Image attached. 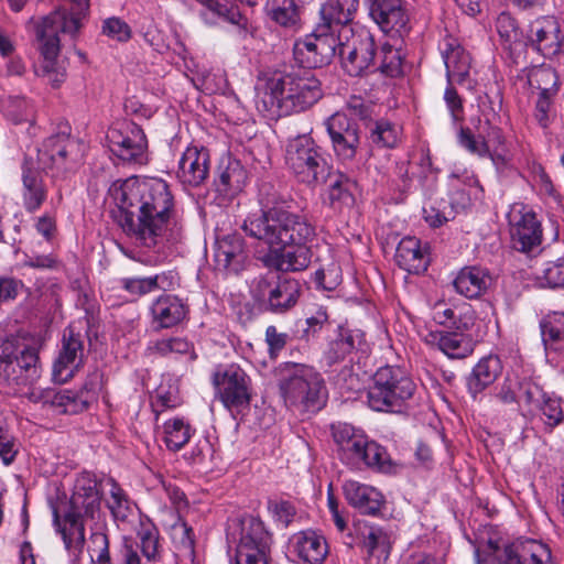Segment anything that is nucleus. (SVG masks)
<instances>
[{
	"mask_svg": "<svg viewBox=\"0 0 564 564\" xmlns=\"http://www.w3.org/2000/svg\"><path fill=\"white\" fill-rule=\"evenodd\" d=\"M108 196L116 205V223L139 247L153 251L159 261L176 224L174 196L162 178L137 177L115 181Z\"/></svg>",
	"mask_w": 564,
	"mask_h": 564,
	"instance_id": "nucleus-1",
	"label": "nucleus"
},
{
	"mask_svg": "<svg viewBox=\"0 0 564 564\" xmlns=\"http://www.w3.org/2000/svg\"><path fill=\"white\" fill-rule=\"evenodd\" d=\"M241 229L258 240L267 250L258 251V260L268 269L279 272L305 270L312 259L307 247L315 236V227L303 215L273 205L250 214Z\"/></svg>",
	"mask_w": 564,
	"mask_h": 564,
	"instance_id": "nucleus-2",
	"label": "nucleus"
},
{
	"mask_svg": "<svg viewBox=\"0 0 564 564\" xmlns=\"http://www.w3.org/2000/svg\"><path fill=\"white\" fill-rule=\"evenodd\" d=\"M70 12L56 10L45 17L36 25V40L40 42V52L43 57L40 66L41 75L57 88L66 79L64 62L57 59L59 53V33L75 36L82 28V21L89 10V0H72Z\"/></svg>",
	"mask_w": 564,
	"mask_h": 564,
	"instance_id": "nucleus-3",
	"label": "nucleus"
},
{
	"mask_svg": "<svg viewBox=\"0 0 564 564\" xmlns=\"http://www.w3.org/2000/svg\"><path fill=\"white\" fill-rule=\"evenodd\" d=\"M322 96L321 82L313 75L274 73L267 79L257 106L270 118L283 117L305 111Z\"/></svg>",
	"mask_w": 564,
	"mask_h": 564,
	"instance_id": "nucleus-4",
	"label": "nucleus"
},
{
	"mask_svg": "<svg viewBox=\"0 0 564 564\" xmlns=\"http://www.w3.org/2000/svg\"><path fill=\"white\" fill-rule=\"evenodd\" d=\"M101 498L96 476L90 473L80 474L64 514V525L59 529L65 547L75 557H79L84 550L85 522L100 516Z\"/></svg>",
	"mask_w": 564,
	"mask_h": 564,
	"instance_id": "nucleus-5",
	"label": "nucleus"
},
{
	"mask_svg": "<svg viewBox=\"0 0 564 564\" xmlns=\"http://www.w3.org/2000/svg\"><path fill=\"white\" fill-rule=\"evenodd\" d=\"M279 388L285 402L302 405L307 411L319 410L325 402L324 379L312 366L305 364H283Z\"/></svg>",
	"mask_w": 564,
	"mask_h": 564,
	"instance_id": "nucleus-6",
	"label": "nucleus"
},
{
	"mask_svg": "<svg viewBox=\"0 0 564 564\" xmlns=\"http://www.w3.org/2000/svg\"><path fill=\"white\" fill-rule=\"evenodd\" d=\"M415 389L413 380L400 367H380L367 393L368 404L378 412H400Z\"/></svg>",
	"mask_w": 564,
	"mask_h": 564,
	"instance_id": "nucleus-7",
	"label": "nucleus"
},
{
	"mask_svg": "<svg viewBox=\"0 0 564 564\" xmlns=\"http://www.w3.org/2000/svg\"><path fill=\"white\" fill-rule=\"evenodd\" d=\"M319 150L313 138L307 134L297 135L289 141L285 164L299 182L315 186L328 180L332 166Z\"/></svg>",
	"mask_w": 564,
	"mask_h": 564,
	"instance_id": "nucleus-8",
	"label": "nucleus"
},
{
	"mask_svg": "<svg viewBox=\"0 0 564 564\" xmlns=\"http://www.w3.org/2000/svg\"><path fill=\"white\" fill-rule=\"evenodd\" d=\"M85 152L84 143L69 133L61 132L45 139L37 150L35 161L53 178H64L75 171Z\"/></svg>",
	"mask_w": 564,
	"mask_h": 564,
	"instance_id": "nucleus-9",
	"label": "nucleus"
},
{
	"mask_svg": "<svg viewBox=\"0 0 564 564\" xmlns=\"http://www.w3.org/2000/svg\"><path fill=\"white\" fill-rule=\"evenodd\" d=\"M302 291L296 279L260 276L251 286V296L261 311L284 315L297 305Z\"/></svg>",
	"mask_w": 564,
	"mask_h": 564,
	"instance_id": "nucleus-10",
	"label": "nucleus"
},
{
	"mask_svg": "<svg viewBox=\"0 0 564 564\" xmlns=\"http://www.w3.org/2000/svg\"><path fill=\"white\" fill-rule=\"evenodd\" d=\"M336 54L340 57L344 70L354 77L362 76L375 65L377 47L369 31L354 32L352 28H344L338 33Z\"/></svg>",
	"mask_w": 564,
	"mask_h": 564,
	"instance_id": "nucleus-11",
	"label": "nucleus"
},
{
	"mask_svg": "<svg viewBox=\"0 0 564 564\" xmlns=\"http://www.w3.org/2000/svg\"><path fill=\"white\" fill-rule=\"evenodd\" d=\"M272 535L257 517L240 519V539L236 549L235 564H269Z\"/></svg>",
	"mask_w": 564,
	"mask_h": 564,
	"instance_id": "nucleus-12",
	"label": "nucleus"
},
{
	"mask_svg": "<svg viewBox=\"0 0 564 564\" xmlns=\"http://www.w3.org/2000/svg\"><path fill=\"white\" fill-rule=\"evenodd\" d=\"M104 375L99 369L89 372L79 390L61 389L47 392L45 403L63 414H78L86 411L95 402L102 388Z\"/></svg>",
	"mask_w": 564,
	"mask_h": 564,
	"instance_id": "nucleus-13",
	"label": "nucleus"
},
{
	"mask_svg": "<svg viewBox=\"0 0 564 564\" xmlns=\"http://www.w3.org/2000/svg\"><path fill=\"white\" fill-rule=\"evenodd\" d=\"M324 126L336 159L343 163L352 162L361 145L357 121L344 112H335L325 120Z\"/></svg>",
	"mask_w": 564,
	"mask_h": 564,
	"instance_id": "nucleus-14",
	"label": "nucleus"
},
{
	"mask_svg": "<svg viewBox=\"0 0 564 564\" xmlns=\"http://www.w3.org/2000/svg\"><path fill=\"white\" fill-rule=\"evenodd\" d=\"M337 39L325 33V28L315 30L294 44L295 63L306 69L319 68L327 65L336 54Z\"/></svg>",
	"mask_w": 564,
	"mask_h": 564,
	"instance_id": "nucleus-15",
	"label": "nucleus"
},
{
	"mask_svg": "<svg viewBox=\"0 0 564 564\" xmlns=\"http://www.w3.org/2000/svg\"><path fill=\"white\" fill-rule=\"evenodd\" d=\"M214 384L220 401L229 411L241 412L251 401L250 378L238 366L230 365L214 376Z\"/></svg>",
	"mask_w": 564,
	"mask_h": 564,
	"instance_id": "nucleus-16",
	"label": "nucleus"
},
{
	"mask_svg": "<svg viewBox=\"0 0 564 564\" xmlns=\"http://www.w3.org/2000/svg\"><path fill=\"white\" fill-rule=\"evenodd\" d=\"M110 151L123 162L145 164L148 140L135 123H128L122 130L110 129L107 134Z\"/></svg>",
	"mask_w": 564,
	"mask_h": 564,
	"instance_id": "nucleus-17",
	"label": "nucleus"
},
{
	"mask_svg": "<svg viewBox=\"0 0 564 564\" xmlns=\"http://www.w3.org/2000/svg\"><path fill=\"white\" fill-rule=\"evenodd\" d=\"M41 377L39 356L34 349L25 348L13 357L0 370V384L21 392L33 386Z\"/></svg>",
	"mask_w": 564,
	"mask_h": 564,
	"instance_id": "nucleus-18",
	"label": "nucleus"
},
{
	"mask_svg": "<svg viewBox=\"0 0 564 564\" xmlns=\"http://www.w3.org/2000/svg\"><path fill=\"white\" fill-rule=\"evenodd\" d=\"M369 15L382 32L402 37L410 31L409 14L402 0H365Z\"/></svg>",
	"mask_w": 564,
	"mask_h": 564,
	"instance_id": "nucleus-19",
	"label": "nucleus"
},
{
	"mask_svg": "<svg viewBox=\"0 0 564 564\" xmlns=\"http://www.w3.org/2000/svg\"><path fill=\"white\" fill-rule=\"evenodd\" d=\"M510 235L516 250L530 253L538 249L542 242L541 223L535 213L522 207L512 209L509 214Z\"/></svg>",
	"mask_w": 564,
	"mask_h": 564,
	"instance_id": "nucleus-20",
	"label": "nucleus"
},
{
	"mask_svg": "<svg viewBox=\"0 0 564 564\" xmlns=\"http://www.w3.org/2000/svg\"><path fill=\"white\" fill-rule=\"evenodd\" d=\"M564 42L558 21L553 17H542L529 24L531 48L545 58L561 54Z\"/></svg>",
	"mask_w": 564,
	"mask_h": 564,
	"instance_id": "nucleus-21",
	"label": "nucleus"
},
{
	"mask_svg": "<svg viewBox=\"0 0 564 564\" xmlns=\"http://www.w3.org/2000/svg\"><path fill=\"white\" fill-rule=\"evenodd\" d=\"M85 337V335L75 332L72 326L65 328L62 347L53 366V378L55 381H66L83 365Z\"/></svg>",
	"mask_w": 564,
	"mask_h": 564,
	"instance_id": "nucleus-22",
	"label": "nucleus"
},
{
	"mask_svg": "<svg viewBox=\"0 0 564 564\" xmlns=\"http://www.w3.org/2000/svg\"><path fill=\"white\" fill-rule=\"evenodd\" d=\"M43 172L33 158H24L21 165V199L24 209L30 214L36 213L47 199L48 191Z\"/></svg>",
	"mask_w": 564,
	"mask_h": 564,
	"instance_id": "nucleus-23",
	"label": "nucleus"
},
{
	"mask_svg": "<svg viewBox=\"0 0 564 564\" xmlns=\"http://www.w3.org/2000/svg\"><path fill=\"white\" fill-rule=\"evenodd\" d=\"M438 48L445 64L447 82L464 84L469 76L471 57L460 40L446 34L440 42Z\"/></svg>",
	"mask_w": 564,
	"mask_h": 564,
	"instance_id": "nucleus-24",
	"label": "nucleus"
},
{
	"mask_svg": "<svg viewBox=\"0 0 564 564\" xmlns=\"http://www.w3.org/2000/svg\"><path fill=\"white\" fill-rule=\"evenodd\" d=\"M210 156L205 148L188 147L178 162L177 177L188 186L202 185L209 174Z\"/></svg>",
	"mask_w": 564,
	"mask_h": 564,
	"instance_id": "nucleus-25",
	"label": "nucleus"
},
{
	"mask_svg": "<svg viewBox=\"0 0 564 564\" xmlns=\"http://www.w3.org/2000/svg\"><path fill=\"white\" fill-rule=\"evenodd\" d=\"M330 431L339 459L351 467L354 460L360 457V449L367 444L368 435L362 430L344 422L333 423Z\"/></svg>",
	"mask_w": 564,
	"mask_h": 564,
	"instance_id": "nucleus-26",
	"label": "nucleus"
},
{
	"mask_svg": "<svg viewBox=\"0 0 564 564\" xmlns=\"http://www.w3.org/2000/svg\"><path fill=\"white\" fill-rule=\"evenodd\" d=\"M247 178V171L239 160L223 158L214 180L215 191L223 198L231 199L243 189Z\"/></svg>",
	"mask_w": 564,
	"mask_h": 564,
	"instance_id": "nucleus-27",
	"label": "nucleus"
},
{
	"mask_svg": "<svg viewBox=\"0 0 564 564\" xmlns=\"http://www.w3.org/2000/svg\"><path fill=\"white\" fill-rule=\"evenodd\" d=\"M502 562L503 564H554L550 547L531 539L506 545Z\"/></svg>",
	"mask_w": 564,
	"mask_h": 564,
	"instance_id": "nucleus-28",
	"label": "nucleus"
},
{
	"mask_svg": "<svg viewBox=\"0 0 564 564\" xmlns=\"http://www.w3.org/2000/svg\"><path fill=\"white\" fill-rule=\"evenodd\" d=\"M358 2L356 0H328L321 10L322 23L316 28H325L326 34H332L338 39V33L344 28H351L350 22L357 11Z\"/></svg>",
	"mask_w": 564,
	"mask_h": 564,
	"instance_id": "nucleus-29",
	"label": "nucleus"
},
{
	"mask_svg": "<svg viewBox=\"0 0 564 564\" xmlns=\"http://www.w3.org/2000/svg\"><path fill=\"white\" fill-rule=\"evenodd\" d=\"M214 259L218 270L228 273L240 272L247 259L242 237L238 234H231L217 240Z\"/></svg>",
	"mask_w": 564,
	"mask_h": 564,
	"instance_id": "nucleus-30",
	"label": "nucleus"
},
{
	"mask_svg": "<svg viewBox=\"0 0 564 564\" xmlns=\"http://www.w3.org/2000/svg\"><path fill=\"white\" fill-rule=\"evenodd\" d=\"M150 312L155 329H165L182 323L188 314V306L176 295L162 294L152 303Z\"/></svg>",
	"mask_w": 564,
	"mask_h": 564,
	"instance_id": "nucleus-31",
	"label": "nucleus"
},
{
	"mask_svg": "<svg viewBox=\"0 0 564 564\" xmlns=\"http://www.w3.org/2000/svg\"><path fill=\"white\" fill-rule=\"evenodd\" d=\"M464 330L445 332L433 330L425 335L424 341L440 349L452 359H463L473 352L471 340L463 334Z\"/></svg>",
	"mask_w": 564,
	"mask_h": 564,
	"instance_id": "nucleus-32",
	"label": "nucleus"
},
{
	"mask_svg": "<svg viewBox=\"0 0 564 564\" xmlns=\"http://www.w3.org/2000/svg\"><path fill=\"white\" fill-rule=\"evenodd\" d=\"M343 490L348 503L364 514L377 516L384 503L379 490L355 480H347Z\"/></svg>",
	"mask_w": 564,
	"mask_h": 564,
	"instance_id": "nucleus-33",
	"label": "nucleus"
},
{
	"mask_svg": "<svg viewBox=\"0 0 564 564\" xmlns=\"http://www.w3.org/2000/svg\"><path fill=\"white\" fill-rule=\"evenodd\" d=\"M88 552L93 564H112L109 538L104 531H95L90 534ZM120 564H141L138 550L132 543L124 542L120 550Z\"/></svg>",
	"mask_w": 564,
	"mask_h": 564,
	"instance_id": "nucleus-34",
	"label": "nucleus"
},
{
	"mask_svg": "<svg viewBox=\"0 0 564 564\" xmlns=\"http://www.w3.org/2000/svg\"><path fill=\"white\" fill-rule=\"evenodd\" d=\"M292 545L305 564H322L328 554L326 539L314 530H304L292 536Z\"/></svg>",
	"mask_w": 564,
	"mask_h": 564,
	"instance_id": "nucleus-35",
	"label": "nucleus"
},
{
	"mask_svg": "<svg viewBox=\"0 0 564 564\" xmlns=\"http://www.w3.org/2000/svg\"><path fill=\"white\" fill-rule=\"evenodd\" d=\"M395 262L404 271L419 274L426 271L429 258L417 238L404 237L397 247Z\"/></svg>",
	"mask_w": 564,
	"mask_h": 564,
	"instance_id": "nucleus-36",
	"label": "nucleus"
},
{
	"mask_svg": "<svg viewBox=\"0 0 564 564\" xmlns=\"http://www.w3.org/2000/svg\"><path fill=\"white\" fill-rule=\"evenodd\" d=\"M502 372V362L498 356L482 357L473 368L467 378L468 391L475 399L486 388L492 384Z\"/></svg>",
	"mask_w": 564,
	"mask_h": 564,
	"instance_id": "nucleus-37",
	"label": "nucleus"
},
{
	"mask_svg": "<svg viewBox=\"0 0 564 564\" xmlns=\"http://www.w3.org/2000/svg\"><path fill=\"white\" fill-rule=\"evenodd\" d=\"M358 459H355L351 467L352 469H370L378 473L389 474L394 469V463L391 459L387 448L367 438V444L361 447Z\"/></svg>",
	"mask_w": 564,
	"mask_h": 564,
	"instance_id": "nucleus-38",
	"label": "nucleus"
},
{
	"mask_svg": "<svg viewBox=\"0 0 564 564\" xmlns=\"http://www.w3.org/2000/svg\"><path fill=\"white\" fill-rule=\"evenodd\" d=\"M327 200L330 208L341 212L355 204L354 191L357 182L340 171H330Z\"/></svg>",
	"mask_w": 564,
	"mask_h": 564,
	"instance_id": "nucleus-39",
	"label": "nucleus"
},
{
	"mask_svg": "<svg viewBox=\"0 0 564 564\" xmlns=\"http://www.w3.org/2000/svg\"><path fill=\"white\" fill-rule=\"evenodd\" d=\"M490 278L478 267L463 268L453 281L455 290L467 299H477L489 286Z\"/></svg>",
	"mask_w": 564,
	"mask_h": 564,
	"instance_id": "nucleus-40",
	"label": "nucleus"
},
{
	"mask_svg": "<svg viewBox=\"0 0 564 564\" xmlns=\"http://www.w3.org/2000/svg\"><path fill=\"white\" fill-rule=\"evenodd\" d=\"M542 343L546 351L564 350V313L551 312L540 321Z\"/></svg>",
	"mask_w": 564,
	"mask_h": 564,
	"instance_id": "nucleus-41",
	"label": "nucleus"
},
{
	"mask_svg": "<svg viewBox=\"0 0 564 564\" xmlns=\"http://www.w3.org/2000/svg\"><path fill=\"white\" fill-rule=\"evenodd\" d=\"M198 3L206 9V12H202V17L209 24H215L216 20H223L239 26H243L247 23V19L232 4L220 0H198Z\"/></svg>",
	"mask_w": 564,
	"mask_h": 564,
	"instance_id": "nucleus-42",
	"label": "nucleus"
},
{
	"mask_svg": "<svg viewBox=\"0 0 564 564\" xmlns=\"http://www.w3.org/2000/svg\"><path fill=\"white\" fill-rule=\"evenodd\" d=\"M369 144L379 149H392L399 142V130L389 120H370L365 123Z\"/></svg>",
	"mask_w": 564,
	"mask_h": 564,
	"instance_id": "nucleus-43",
	"label": "nucleus"
},
{
	"mask_svg": "<svg viewBox=\"0 0 564 564\" xmlns=\"http://www.w3.org/2000/svg\"><path fill=\"white\" fill-rule=\"evenodd\" d=\"M359 337L357 333L339 326L337 337L329 343L324 354L323 360L328 367L341 362L355 349L356 339Z\"/></svg>",
	"mask_w": 564,
	"mask_h": 564,
	"instance_id": "nucleus-44",
	"label": "nucleus"
},
{
	"mask_svg": "<svg viewBox=\"0 0 564 564\" xmlns=\"http://www.w3.org/2000/svg\"><path fill=\"white\" fill-rule=\"evenodd\" d=\"M139 545L143 556L149 562L161 560L160 531L150 519H142L137 531Z\"/></svg>",
	"mask_w": 564,
	"mask_h": 564,
	"instance_id": "nucleus-45",
	"label": "nucleus"
},
{
	"mask_svg": "<svg viewBox=\"0 0 564 564\" xmlns=\"http://www.w3.org/2000/svg\"><path fill=\"white\" fill-rule=\"evenodd\" d=\"M169 273L162 272L147 278H123L121 288L134 296H143L159 290H165L169 285Z\"/></svg>",
	"mask_w": 564,
	"mask_h": 564,
	"instance_id": "nucleus-46",
	"label": "nucleus"
},
{
	"mask_svg": "<svg viewBox=\"0 0 564 564\" xmlns=\"http://www.w3.org/2000/svg\"><path fill=\"white\" fill-rule=\"evenodd\" d=\"M536 409L541 412L545 431L552 432L554 427L564 422L562 399L553 393H547Z\"/></svg>",
	"mask_w": 564,
	"mask_h": 564,
	"instance_id": "nucleus-47",
	"label": "nucleus"
},
{
	"mask_svg": "<svg viewBox=\"0 0 564 564\" xmlns=\"http://www.w3.org/2000/svg\"><path fill=\"white\" fill-rule=\"evenodd\" d=\"M165 444L173 452L180 451L192 436V427L182 419H174L164 424Z\"/></svg>",
	"mask_w": 564,
	"mask_h": 564,
	"instance_id": "nucleus-48",
	"label": "nucleus"
},
{
	"mask_svg": "<svg viewBox=\"0 0 564 564\" xmlns=\"http://www.w3.org/2000/svg\"><path fill=\"white\" fill-rule=\"evenodd\" d=\"M107 507L116 521L126 522L133 512L132 502L115 480H111L110 499L107 501Z\"/></svg>",
	"mask_w": 564,
	"mask_h": 564,
	"instance_id": "nucleus-49",
	"label": "nucleus"
},
{
	"mask_svg": "<svg viewBox=\"0 0 564 564\" xmlns=\"http://www.w3.org/2000/svg\"><path fill=\"white\" fill-rule=\"evenodd\" d=\"M529 84L532 88L539 89V94H557L558 77L554 68L539 67L529 75Z\"/></svg>",
	"mask_w": 564,
	"mask_h": 564,
	"instance_id": "nucleus-50",
	"label": "nucleus"
},
{
	"mask_svg": "<svg viewBox=\"0 0 564 564\" xmlns=\"http://www.w3.org/2000/svg\"><path fill=\"white\" fill-rule=\"evenodd\" d=\"M378 70L391 78L402 75V56L399 50L386 43L380 48Z\"/></svg>",
	"mask_w": 564,
	"mask_h": 564,
	"instance_id": "nucleus-51",
	"label": "nucleus"
},
{
	"mask_svg": "<svg viewBox=\"0 0 564 564\" xmlns=\"http://www.w3.org/2000/svg\"><path fill=\"white\" fill-rule=\"evenodd\" d=\"M173 540L178 552L193 561L195 557V534L191 525L181 521L173 525Z\"/></svg>",
	"mask_w": 564,
	"mask_h": 564,
	"instance_id": "nucleus-52",
	"label": "nucleus"
},
{
	"mask_svg": "<svg viewBox=\"0 0 564 564\" xmlns=\"http://www.w3.org/2000/svg\"><path fill=\"white\" fill-rule=\"evenodd\" d=\"M149 349L160 356H167L170 354L185 355L193 351V345L185 338L171 337L155 341Z\"/></svg>",
	"mask_w": 564,
	"mask_h": 564,
	"instance_id": "nucleus-53",
	"label": "nucleus"
},
{
	"mask_svg": "<svg viewBox=\"0 0 564 564\" xmlns=\"http://www.w3.org/2000/svg\"><path fill=\"white\" fill-rule=\"evenodd\" d=\"M458 143L468 152L476 154L480 158L489 154V147L485 138L478 140L469 128L460 127L457 135Z\"/></svg>",
	"mask_w": 564,
	"mask_h": 564,
	"instance_id": "nucleus-54",
	"label": "nucleus"
},
{
	"mask_svg": "<svg viewBox=\"0 0 564 564\" xmlns=\"http://www.w3.org/2000/svg\"><path fill=\"white\" fill-rule=\"evenodd\" d=\"M455 82H447L444 93V101L451 113L454 123H460L464 120V104L462 97L454 87Z\"/></svg>",
	"mask_w": 564,
	"mask_h": 564,
	"instance_id": "nucleus-55",
	"label": "nucleus"
},
{
	"mask_svg": "<svg viewBox=\"0 0 564 564\" xmlns=\"http://www.w3.org/2000/svg\"><path fill=\"white\" fill-rule=\"evenodd\" d=\"M542 278L550 288L564 289V256L546 262Z\"/></svg>",
	"mask_w": 564,
	"mask_h": 564,
	"instance_id": "nucleus-56",
	"label": "nucleus"
},
{
	"mask_svg": "<svg viewBox=\"0 0 564 564\" xmlns=\"http://www.w3.org/2000/svg\"><path fill=\"white\" fill-rule=\"evenodd\" d=\"M102 33L118 42H127L131 37L130 26L119 18H108L104 21Z\"/></svg>",
	"mask_w": 564,
	"mask_h": 564,
	"instance_id": "nucleus-57",
	"label": "nucleus"
},
{
	"mask_svg": "<svg viewBox=\"0 0 564 564\" xmlns=\"http://www.w3.org/2000/svg\"><path fill=\"white\" fill-rule=\"evenodd\" d=\"M268 509L273 514L275 521L284 527H289L296 514L294 505L288 500L269 501Z\"/></svg>",
	"mask_w": 564,
	"mask_h": 564,
	"instance_id": "nucleus-58",
	"label": "nucleus"
},
{
	"mask_svg": "<svg viewBox=\"0 0 564 564\" xmlns=\"http://www.w3.org/2000/svg\"><path fill=\"white\" fill-rule=\"evenodd\" d=\"M520 398L524 400L528 405L538 408L543 401L547 392H545L541 386L532 380H523L519 382Z\"/></svg>",
	"mask_w": 564,
	"mask_h": 564,
	"instance_id": "nucleus-59",
	"label": "nucleus"
},
{
	"mask_svg": "<svg viewBox=\"0 0 564 564\" xmlns=\"http://www.w3.org/2000/svg\"><path fill=\"white\" fill-rule=\"evenodd\" d=\"M314 281L317 286L324 290H335L341 282L339 268L318 269L314 274Z\"/></svg>",
	"mask_w": 564,
	"mask_h": 564,
	"instance_id": "nucleus-60",
	"label": "nucleus"
},
{
	"mask_svg": "<svg viewBox=\"0 0 564 564\" xmlns=\"http://www.w3.org/2000/svg\"><path fill=\"white\" fill-rule=\"evenodd\" d=\"M502 45L505 50L509 51L513 62L519 63L520 57L525 53L527 48H531V44L529 43V29L525 33L518 29L517 37L514 40H508Z\"/></svg>",
	"mask_w": 564,
	"mask_h": 564,
	"instance_id": "nucleus-61",
	"label": "nucleus"
},
{
	"mask_svg": "<svg viewBox=\"0 0 564 564\" xmlns=\"http://www.w3.org/2000/svg\"><path fill=\"white\" fill-rule=\"evenodd\" d=\"M289 335L278 332V328L270 325L265 329V343L270 357L276 356L288 344Z\"/></svg>",
	"mask_w": 564,
	"mask_h": 564,
	"instance_id": "nucleus-62",
	"label": "nucleus"
},
{
	"mask_svg": "<svg viewBox=\"0 0 564 564\" xmlns=\"http://www.w3.org/2000/svg\"><path fill=\"white\" fill-rule=\"evenodd\" d=\"M58 265V260L55 254H36V253H25L24 260L22 261V267L32 268V269H56Z\"/></svg>",
	"mask_w": 564,
	"mask_h": 564,
	"instance_id": "nucleus-63",
	"label": "nucleus"
},
{
	"mask_svg": "<svg viewBox=\"0 0 564 564\" xmlns=\"http://www.w3.org/2000/svg\"><path fill=\"white\" fill-rule=\"evenodd\" d=\"M496 26L503 44L508 40H514L517 37V30L519 29L518 23L509 13L503 12L499 14Z\"/></svg>",
	"mask_w": 564,
	"mask_h": 564,
	"instance_id": "nucleus-64",
	"label": "nucleus"
}]
</instances>
